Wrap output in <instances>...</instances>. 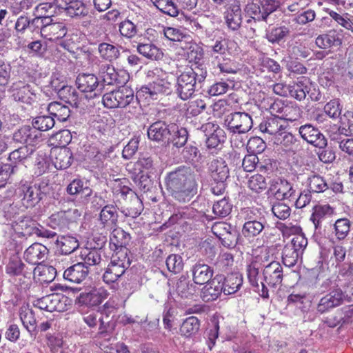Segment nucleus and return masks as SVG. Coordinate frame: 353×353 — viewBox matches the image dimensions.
Listing matches in <instances>:
<instances>
[{
	"instance_id": "obj_1",
	"label": "nucleus",
	"mask_w": 353,
	"mask_h": 353,
	"mask_svg": "<svg viewBox=\"0 0 353 353\" xmlns=\"http://www.w3.org/2000/svg\"><path fill=\"white\" fill-rule=\"evenodd\" d=\"M165 185L176 201L188 203L197 193L196 174L189 166H179L167 174Z\"/></svg>"
},
{
	"instance_id": "obj_2",
	"label": "nucleus",
	"mask_w": 353,
	"mask_h": 353,
	"mask_svg": "<svg viewBox=\"0 0 353 353\" xmlns=\"http://www.w3.org/2000/svg\"><path fill=\"white\" fill-rule=\"evenodd\" d=\"M148 138L162 145L172 143L176 148L185 145L188 139V132L185 128H179L174 123L167 124L157 121L151 124L148 129Z\"/></svg>"
},
{
	"instance_id": "obj_3",
	"label": "nucleus",
	"mask_w": 353,
	"mask_h": 353,
	"mask_svg": "<svg viewBox=\"0 0 353 353\" xmlns=\"http://www.w3.org/2000/svg\"><path fill=\"white\" fill-rule=\"evenodd\" d=\"M68 261L66 259H58L55 263V268L49 266L43 268L41 272L45 275L47 273L50 276L43 279L45 282L52 281L54 279V274L57 272L63 273V277L65 280L74 283H81L86 279L89 274V268L83 262H79L69 267Z\"/></svg>"
},
{
	"instance_id": "obj_4",
	"label": "nucleus",
	"mask_w": 353,
	"mask_h": 353,
	"mask_svg": "<svg viewBox=\"0 0 353 353\" xmlns=\"http://www.w3.org/2000/svg\"><path fill=\"white\" fill-rule=\"evenodd\" d=\"M174 84L175 79L172 75L161 73L152 83L142 86L137 96L157 100L160 95L171 94Z\"/></svg>"
},
{
	"instance_id": "obj_5",
	"label": "nucleus",
	"mask_w": 353,
	"mask_h": 353,
	"mask_svg": "<svg viewBox=\"0 0 353 353\" xmlns=\"http://www.w3.org/2000/svg\"><path fill=\"white\" fill-rule=\"evenodd\" d=\"M128 248L118 249L112 255L111 261L103 275V281L107 283H114L119 279L130 265Z\"/></svg>"
},
{
	"instance_id": "obj_6",
	"label": "nucleus",
	"mask_w": 353,
	"mask_h": 353,
	"mask_svg": "<svg viewBox=\"0 0 353 353\" xmlns=\"http://www.w3.org/2000/svg\"><path fill=\"white\" fill-rule=\"evenodd\" d=\"M224 124L233 134H245L252 128L253 122L249 114L235 112L225 117Z\"/></svg>"
},
{
	"instance_id": "obj_7",
	"label": "nucleus",
	"mask_w": 353,
	"mask_h": 353,
	"mask_svg": "<svg viewBox=\"0 0 353 353\" xmlns=\"http://www.w3.org/2000/svg\"><path fill=\"white\" fill-rule=\"evenodd\" d=\"M59 12L65 11L66 14L77 19H90L89 8L80 0H54Z\"/></svg>"
},
{
	"instance_id": "obj_8",
	"label": "nucleus",
	"mask_w": 353,
	"mask_h": 353,
	"mask_svg": "<svg viewBox=\"0 0 353 353\" xmlns=\"http://www.w3.org/2000/svg\"><path fill=\"white\" fill-rule=\"evenodd\" d=\"M347 298V294L341 288H334L320 299L316 305V311L320 314L329 312L343 304Z\"/></svg>"
},
{
	"instance_id": "obj_9",
	"label": "nucleus",
	"mask_w": 353,
	"mask_h": 353,
	"mask_svg": "<svg viewBox=\"0 0 353 353\" xmlns=\"http://www.w3.org/2000/svg\"><path fill=\"white\" fill-rule=\"evenodd\" d=\"M80 216L77 209H69L65 211H59L53 213L47 221V225L54 230L64 231L69 229V226L74 219Z\"/></svg>"
},
{
	"instance_id": "obj_10",
	"label": "nucleus",
	"mask_w": 353,
	"mask_h": 353,
	"mask_svg": "<svg viewBox=\"0 0 353 353\" xmlns=\"http://www.w3.org/2000/svg\"><path fill=\"white\" fill-rule=\"evenodd\" d=\"M66 301V296L61 294L54 293L38 299L34 305L40 310L50 312H63L68 308Z\"/></svg>"
},
{
	"instance_id": "obj_11",
	"label": "nucleus",
	"mask_w": 353,
	"mask_h": 353,
	"mask_svg": "<svg viewBox=\"0 0 353 353\" xmlns=\"http://www.w3.org/2000/svg\"><path fill=\"white\" fill-rule=\"evenodd\" d=\"M40 188V185H21L16 190V196L25 208L33 207L42 198Z\"/></svg>"
},
{
	"instance_id": "obj_12",
	"label": "nucleus",
	"mask_w": 353,
	"mask_h": 353,
	"mask_svg": "<svg viewBox=\"0 0 353 353\" xmlns=\"http://www.w3.org/2000/svg\"><path fill=\"white\" fill-rule=\"evenodd\" d=\"M246 221L242 228V234L247 239L259 236L265 228V221L263 217L257 219L253 210H247Z\"/></svg>"
},
{
	"instance_id": "obj_13",
	"label": "nucleus",
	"mask_w": 353,
	"mask_h": 353,
	"mask_svg": "<svg viewBox=\"0 0 353 353\" xmlns=\"http://www.w3.org/2000/svg\"><path fill=\"white\" fill-rule=\"evenodd\" d=\"M196 83L192 72L188 73L186 70L177 78L175 84L176 92L182 100H187L193 95L196 89Z\"/></svg>"
},
{
	"instance_id": "obj_14",
	"label": "nucleus",
	"mask_w": 353,
	"mask_h": 353,
	"mask_svg": "<svg viewBox=\"0 0 353 353\" xmlns=\"http://www.w3.org/2000/svg\"><path fill=\"white\" fill-rule=\"evenodd\" d=\"M301 137L308 143L315 147L323 148L327 146V139L320 130L312 124H305L299 127Z\"/></svg>"
},
{
	"instance_id": "obj_15",
	"label": "nucleus",
	"mask_w": 353,
	"mask_h": 353,
	"mask_svg": "<svg viewBox=\"0 0 353 353\" xmlns=\"http://www.w3.org/2000/svg\"><path fill=\"white\" fill-rule=\"evenodd\" d=\"M283 268L277 261H272L263 270L264 282L271 288H276L283 281Z\"/></svg>"
},
{
	"instance_id": "obj_16",
	"label": "nucleus",
	"mask_w": 353,
	"mask_h": 353,
	"mask_svg": "<svg viewBox=\"0 0 353 353\" xmlns=\"http://www.w3.org/2000/svg\"><path fill=\"white\" fill-rule=\"evenodd\" d=\"M41 132L33 125H24L13 134V140L21 143H26L30 146L37 144L41 140Z\"/></svg>"
},
{
	"instance_id": "obj_17",
	"label": "nucleus",
	"mask_w": 353,
	"mask_h": 353,
	"mask_svg": "<svg viewBox=\"0 0 353 353\" xmlns=\"http://www.w3.org/2000/svg\"><path fill=\"white\" fill-rule=\"evenodd\" d=\"M37 223L31 217L21 215L11 223V227L17 233L23 236H30L37 232Z\"/></svg>"
},
{
	"instance_id": "obj_18",
	"label": "nucleus",
	"mask_w": 353,
	"mask_h": 353,
	"mask_svg": "<svg viewBox=\"0 0 353 353\" xmlns=\"http://www.w3.org/2000/svg\"><path fill=\"white\" fill-rule=\"evenodd\" d=\"M109 293L103 288L94 289L88 292H81L77 298L76 302L79 305L96 306L107 299Z\"/></svg>"
},
{
	"instance_id": "obj_19",
	"label": "nucleus",
	"mask_w": 353,
	"mask_h": 353,
	"mask_svg": "<svg viewBox=\"0 0 353 353\" xmlns=\"http://www.w3.org/2000/svg\"><path fill=\"white\" fill-rule=\"evenodd\" d=\"M261 265L257 262H252L247 266V276L250 283L255 288H259L261 285V296L263 298L269 296L268 289L264 283L263 274H261Z\"/></svg>"
},
{
	"instance_id": "obj_20",
	"label": "nucleus",
	"mask_w": 353,
	"mask_h": 353,
	"mask_svg": "<svg viewBox=\"0 0 353 353\" xmlns=\"http://www.w3.org/2000/svg\"><path fill=\"white\" fill-rule=\"evenodd\" d=\"M11 91L12 97L16 101L31 104L34 101L35 94L30 85L24 82L19 81L14 83Z\"/></svg>"
},
{
	"instance_id": "obj_21",
	"label": "nucleus",
	"mask_w": 353,
	"mask_h": 353,
	"mask_svg": "<svg viewBox=\"0 0 353 353\" xmlns=\"http://www.w3.org/2000/svg\"><path fill=\"white\" fill-rule=\"evenodd\" d=\"M287 123L279 116L268 118L259 125V130L271 135L272 139H275L278 135L287 128Z\"/></svg>"
},
{
	"instance_id": "obj_22",
	"label": "nucleus",
	"mask_w": 353,
	"mask_h": 353,
	"mask_svg": "<svg viewBox=\"0 0 353 353\" xmlns=\"http://www.w3.org/2000/svg\"><path fill=\"white\" fill-rule=\"evenodd\" d=\"M270 190L279 200L295 198L296 191L293 185L284 179L274 181L270 185Z\"/></svg>"
},
{
	"instance_id": "obj_23",
	"label": "nucleus",
	"mask_w": 353,
	"mask_h": 353,
	"mask_svg": "<svg viewBox=\"0 0 353 353\" xmlns=\"http://www.w3.org/2000/svg\"><path fill=\"white\" fill-rule=\"evenodd\" d=\"M117 205L112 204L105 205L99 214L100 223L103 228L112 230L117 226L119 214Z\"/></svg>"
},
{
	"instance_id": "obj_24",
	"label": "nucleus",
	"mask_w": 353,
	"mask_h": 353,
	"mask_svg": "<svg viewBox=\"0 0 353 353\" xmlns=\"http://www.w3.org/2000/svg\"><path fill=\"white\" fill-rule=\"evenodd\" d=\"M271 109L273 112L281 113L279 116L286 123L287 121H294L301 117L300 109L296 105H283L281 102H275L272 104Z\"/></svg>"
},
{
	"instance_id": "obj_25",
	"label": "nucleus",
	"mask_w": 353,
	"mask_h": 353,
	"mask_svg": "<svg viewBox=\"0 0 353 353\" xmlns=\"http://www.w3.org/2000/svg\"><path fill=\"white\" fill-rule=\"evenodd\" d=\"M48 253V248L41 243H34L24 252V258L29 263L36 265L43 261Z\"/></svg>"
},
{
	"instance_id": "obj_26",
	"label": "nucleus",
	"mask_w": 353,
	"mask_h": 353,
	"mask_svg": "<svg viewBox=\"0 0 353 353\" xmlns=\"http://www.w3.org/2000/svg\"><path fill=\"white\" fill-rule=\"evenodd\" d=\"M222 279L215 277L202 288L201 297L205 302L216 300L223 292Z\"/></svg>"
},
{
	"instance_id": "obj_27",
	"label": "nucleus",
	"mask_w": 353,
	"mask_h": 353,
	"mask_svg": "<svg viewBox=\"0 0 353 353\" xmlns=\"http://www.w3.org/2000/svg\"><path fill=\"white\" fill-rule=\"evenodd\" d=\"M97 72L104 83L107 85L121 84L118 72L112 65L100 62L97 65Z\"/></svg>"
},
{
	"instance_id": "obj_28",
	"label": "nucleus",
	"mask_w": 353,
	"mask_h": 353,
	"mask_svg": "<svg viewBox=\"0 0 353 353\" xmlns=\"http://www.w3.org/2000/svg\"><path fill=\"white\" fill-rule=\"evenodd\" d=\"M174 288L176 294L183 299L191 298L196 292V285L188 275H181L175 282Z\"/></svg>"
},
{
	"instance_id": "obj_29",
	"label": "nucleus",
	"mask_w": 353,
	"mask_h": 353,
	"mask_svg": "<svg viewBox=\"0 0 353 353\" xmlns=\"http://www.w3.org/2000/svg\"><path fill=\"white\" fill-rule=\"evenodd\" d=\"M192 280L194 284L203 285L212 279L213 270L208 265L196 263L191 269Z\"/></svg>"
},
{
	"instance_id": "obj_30",
	"label": "nucleus",
	"mask_w": 353,
	"mask_h": 353,
	"mask_svg": "<svg viewBox=\"0 0 353 353\" xmlns=\"http://www.w3.org/2000/svg\"><path fill=\"white\" fill-rule=\"evenodd\" d=\"M209 170L214 182H225L229 177V168L223 159L212 161Z\"/></svg>"
},
{
	"instance_id": "obj_31",
	"label": "nucleus",
	"mask_w": 353,
	"mask_h": 353,
	"mask_svg": "<svg viewBox=\"0 0 353 353\" xmlns=\"http://www.w3.org/2000/svg\"><path fill=\"white\" fill-rule=\"evenodd\" d=\"M310 86V79L307 77H301L293 85H290V95L299 101H301L309 93Z\"/></svg>"
},
{
	"instance_id": "obj_32",
	"label": "nucleus",
	"mask_w": 353,
	"mask_h": 353,
	"mask_svg": "<svg viewBox=\"0 0 353 353\" xmlns=\"http://www.w3.org/2000/svg\"><path fill=\"white\" fill-rule=\"evenodd\" d=\"M225 19L228 28L233 31L237 30L242 23L241 9L239 5H230L225 12Z\"/></svg>"
},
{
	"instance_id": "obj_33",
	"label": "nucleus",
	"mask_w": 353,
	"mask_h": 353,
	"mask_svg": "<svg viewBox=\"0 0 353 353\" xmlns=\"http://www.w3.org/2000/svg\"><path fill=\"white\" fill-rule=\"evenodd\" d=\"M99 315L100 313L97 311H90L83 315V320L90 327H94L99 323V334L105 336L108 321Z\"/></svg>"
},
{
	"instance_id": "obj_34",
	"label": "nucleus",
	"mask_w": 353,
	"mask_h": 353,
	"mask_svg": "<svg viewBox=\"0 0 353 353\" xmlns=\"http://www.w3.org/2000/svg\"><path fill=\"white\" fill-rule=\"evenodd\" d=\"M78 89L82 92H94L99 86L98 78L93 74H79L76 79Z\"/></svg>"
},
{
	"instance_id": "obj_35",
	"label": "nucleus",
	"mask_w": 353,
	"mask_h": 353,
	"mask_svg": "<svg viewBox=\"0 0 353 353\" xmlns=\"http://www.w3.org/2000/svg\"><path fill=\"white\" fill-rule=\"evenodd\" d=\"M56 244L63 254H70L79 247L78 239L73 236L63 235L58 236Z\"/></svg>"
},
{
	"instance_id": "obj_36",
	"label": "nucleus",
	"mask_w": 353,
	"mask_h": 353,
	"mask_svg": "<svg viewBox=\"0 0 353 353\" xmlns=\"http://www.w3.org/2000/svg\"><path fill=\"white\" fill-rule=\"evenodd\" d=\"M137 49L140 54L150 60H159L163 55L160 48L150 41L139 42Z\"/></svg>"
},
{
	"instance_id": "obj_37",
	"label": "nucleus",
	"mask_w": 353,
	"mask_h": 353,
	"mask_svg": "<svg viewBox=\"0 0 353 353\" xmlns=\"http://www.w3.org/2000/svg\"><path fill=\"white\" fill-rule=\"evenodd\" d=\"M66 192L71 196L79 194L81 197L87 198L92 194V190L87 182L80 179H75L68 185Z\"/></svg>"
},
{
	"instance_id": "obj_38",
	"label": "nucleus",
	"mask_w": 353,
	"mask_h": 353,
	"mask_svg": "<svg viewBox=\"0 0 353 353\" xmlns=\"http://www.w3.org/2000/svg\"><path fill=\"white\" fill-rule=\"evenodd\" d=\"M119 48V46L103 42L98 46V53L103 60L112 62L119 59L121 55Z\"/></svg>"
},
{
	"instance_id": "obj_39",
	"label": "nucleus",
	"mask_w": 353,
	"mask_h": 353,
	"mask_svg": "<svg viewBox=\"0 0 353 353\" xmlns=\"http://www.w3.org/2000/svg\"><path fill=\"white\" fill-rule=\"evenodd\" d=\"M243 283L242 276L237 273L228 274L221 282L223 292L225 294H232L237 292Z\"/></svg>"
},
{
	"instance_id": "obj_40",
	"label": "nucleus",
	"mask_w": 353,
	"mask_h": 353,
	"mask_svg": "<svg viewBox=\"0 0 353 353\" xmlns=\"http://www.w3.org/2000/svg\"><path fill=\"white\" fill-rule=\"evenodd\" d=\"M53 163L57 169L68 168L72 163V154L68 148L60 149L54 152Z\"/></svg>"
},
{
	"instance_id": "obj_41",
	"label": "nucleus",
	"mask_w": 353,
	"mask_h": 353,
	"mask_svg": "<svg viewBox=\"0 0 353 353\" xmlns=\"http://www.w3.org/2000/svg\"><path fill=\"white\" fill-rule=\"evenodd\" d=\"M290 32V29L287 26L273 27L266 32L265 38L271 43L280 44L285 41Z\"/></svg>"
},
{
	"instance_id": "obj_42",
	"label": "nucleus",
	"mask_w": 353,
	"mask_h": 353,
	"mask_svg": "<svg viewBox=\"0 0 353 353\" xmlns=\"http://www.w3.org/2000/svg\"><path fill=\"white\" fill-rule=\"evenodd\" d=\"M306 185L311 192L321 193L330 188V184L319 174H312L306 180Z\"/></svg>"
},
{
	"instance_id": "obj_43",
	"label": "nucleus",
	"mask_w": 353,
	"mask_h": 353,
	"mask_svg": "<svg viewBox=\"0 0 353 353\" xmlns=\"http://www.w3.org/2000/svg\"><path fill=\"white\" fill-rule=\"evenodd\" d=\"M19 316L23 327L30 334H32L37 330V321L34 312L28 307H21Z\"/></svg>"
},
{
	"instance_id": "obj_44",
	"label": "nucleus",
	"mask_w": 353,
	"mask_h": 353,
	"mask_svg": "<svg viewBox=\"0 0 353 353\" xmlns=\"http://www.w3.org/2000/svg\"><path fill=\"white\" fill-rule=\"evenodd\" d=\"M119 94L118 101L119 108H126L132 105L134 109L137 108L138 105L137 99L134 98V92L132 89L128 87H122L121 88L117 90Z\"/></svg>"
},
{
	"instance_id": "obj_45",
	"label": "nucleus",
	"mask_w": 353,
	"mask_h": 353,
	"mask_svg": "<svg viewBox=\"0 0 353 353\" xmlns=\"http://www.w3.org/2000/svg\"><path fill=\"white\" fill-rule=\"evenodd\" d=\"M341 41L336 30H330L327 34L319 35L316 39V44L320 48H328L333 46H339Z\"/></svg>"
},
{
	"instance_id": "obj_46",
	"label": "nucleus",
	"mask_w": 353,
	"mask_h": 353,
	"mask_svg": "<svg viewBox=\"0 0 353 353\" xmlns=\"http://www.w3.org/2000/svg\"><path fill=\"white\" fill-rule=\"evenodd\" d=\"M49 114L61 122L65 121L70 115V110L67 105L59 102H52L48 105Z\"/></svg>"
},
{
	"instance_id": "obj_47",
	"label": "nucleus",
	"mask_w": 353,
	"mask_h": 353,
	"mask_svg": "<svg viewBox=\"0 0 353 353\" xmlns=\"http://www.w3.org/2000/svg\"><path fill=\"white\" fill-rule=\"evenodd\" d=\"M130 239V234L117 226L113 228L110 236V241L116 247V251L118 249L127 248L126 245L129 243Z\"/></svg>"
},
{
	"instance_id": "obj_48",
	"label": "nucleus",
	"mask_w": 353,
	"mask_h": 353,
	"mask_svg": "<svg viewBox=\"0 0 353 353\" xmlns=\"http://www.w3.org/2000/svg\"><path fill=\"white\" fill-rule=\"evenodd\" d=\"M314 211L310 220L314 223L315 228L320 226L321 221L334 213V210L329 205H318L314 207Z\"/></svg>"
},
{
	"instance_id": "obj_49",
	"label": "nucleus",
	"mask_w": 353,
	"mask_h": 353,
	"mask_svg": "<svg viewBox=\"0 0 353 353\" xmlns=\"http://www.w3.org/2000/svg\"><path fill=\"white\" fill-rule=\"evenodd\" d=\"M200 321L197 317L191 316L183 320L179 332L181 335L190 337L195 334L199 330Z\"/></svg>"
},
{
	"instance_id": "obj_50",
	"label": "nucleus",
	"mask_w": 353,
	"mask_h": 353,
	"mask_svg": "<svg viewBox=\"0 0 353 353\" xmlns=\"http://www.w3.org/2000/svg\"><path fill=\"white\" fill-rule=\"evenodd\" d=\"M59 97L72 105L78 107L79 105L78 94L72 86L63 84L60 88H56Z\"/></svg>"
},
{
	"instance_id": "obj_51",
	"label": "nucleus",
	"mask_w": 353,
	"mask_h": 353,
	"mask_svg": "<svg viewBox=\"0 0 353 353\" xmlns=\"http://www.w3.org/2000/svg\"><path fill=\"white\" fill-rule=\"evenodd\" d=\"M214 72L217 75H225L226 74H236L239 68L235 63L230 59H219L216 60V65L214 66Z\"/></svg>"
},
{
	"instance_id": "obj_52",
	"label": "nucleus",
	"mask_w": 353,
	"mask_h": 353,
	"mask_svg": "<svg viewBox=\"0 0 353 353\" xmlns=\"http://www.w3.org/2000/svg\"><path fill=\"white\" fill-rule=\"evenodd\" d=\"M154 6L161 12L170 17H178L180 13L179 9L172 0H150Z\"/></svg>"
},
{
	"instance_id": "obj_53",
	"label": "nucleus",
	"mask_w": 353,
	"mask_h": 353,
	"mask_svg": "<svg viewBox=\"0 0 353 353\" xmlns=\"http://www.w3.org/2000/svg\"><path fill=\"white\" fill-rule=\"evenodd\" d=\"M25 264L17 255L12 256L6 266V272L10 276H18L26 273L24 272Z\"/></svg>"
},
{
	"instance_id": "obj_54",
	"label": "nucleus",
	"mask_w": 353,
	"mask_h": 353,
	"mask_svg": "<svg viewBox=\"0 0 353 353\" xmlns=\"http://www.w3.org/2000/svg\"><path fill=\"white\" fill-rule=\"evenodd\" d=\"M131 206L126 208H121V212L125 216L136 218L139 216L143 210V205L141 199L134 193V195L130 196Z\"/></svg>"
},
{
	"instance_id": "obj_55",
	"label": "nucleus",
	"mask_w": 353,
	"mask_h": 353,
	"mask_svg": "<svg viewBox=\"0 0 353 353\" xmlns=\"http://www.w3.org/2000/svg\"><path fill=\"white\" fill-rule=\"evenodd\" d=\"M342 134L337 132L330 135L332 141H335L339 148L345 153L353 157V138H345L341 136Z\"/></svg>"
},
{
	"instance_id": "obj_56",
	"label": "nucleus",
	"mask_w": 353,
	"mask_h": 353,
	"mask_svg": "<svg viewBox=\"0 0 353 353\" xmlns=\"http://www.w3.org/2000/svg\"><path fill=\"white\" fill-rule=\"evenodd\" d=\"M178 17L186 29L194 32L200 36H203V28L197 20L192 18L190 16L185 15L182 12H180Z\"/></svg>"
},
{
	"instance_id": "obj_57",
	"label": "nucleus",
	"mask_w": 353,
	"mask_h": 353,
	"mask_svg": "<svg viewBox=\"0 0 353 353\" xmlns=\"http://www.w3.org/2000/svg\"><path fill=\"white\" fill-rule=\"evenodd\" d=\"M128 181L126 179H117L112 183V192L114 195H121L123 198L128 196L134 195V192L132 191L126 184Z\"/></svg>"
},
{
	"instance_id": "obj_58",
	"label": "nucleus",
	"mask_w": 353,
	"mask_h": 353,
	"mask_svg": "<svg viewBox=\"0 0 353 353\" xmlns=\"http://www.w3.org/2000/svg\"><path fill=\"white\" fill-rule=\"evenodd\" d=\"M34 152V148L32 146L24 145L10 152L9 160L14 163H17L30 157Z\"/></svg>"
},
{
	"instance_id": "obj_59",
	"label": "nucleus",
	"mask_w": 353,
	"mask_h": 353,
	"mask_svg": "<svg viewBox=\"0 0 353 353\" xmlns=\"http://www.w3.org/2000/svg\"><path fill=\"white\" fill-rule=\"evenodd\" d=\"M271 140L274 144L281 145L285 150H292L293 145L296 141V139L292 134L284 130L275 139H271Z\"/></svg>"
},
{
	"instance_id": "obj_60",
	"label": "nucleus",
	"mask_w": 353,
	"mask_h": 353,
	"mask_svg": "<svg viewBox=\"0 0 353 353\" xmlns=\"http://www.w3.org/2000/svg\"><path fill=\"white\" fill-rule=\"evenodd\" d=\"M50 140L53 145L60 148H65L70 143L72 134L68 130H62L52 134Z\"/></svg>"
},
{
	"instance_id": "obj_61",
	"label": "nucleus",
	"mask_w": 353,
	"mask_h": 353,
	"mask_svg": "<svg viewBox=\"0 0 353 353\" xmlns=\"http://www.w3.org/2000/svg\"><path fill=\"white\" fill-rule=\"evenodd\" d=\"M325 12H327L332 19L339 25L353 32V23L350 21L347 13L341 14L328 8L325 9Z\"/></svg>"
},
{
	"instance_id": "obj_62",
	"label": "nucleus",
	"mask_w": 353,
	"mask_h": 353,
	"mask_svg": "<svg viewBox=\"0 0 353 353\" xmlns=\"http://www.w3.org/2000/svg\"><path fill=\"white\" fill-rule=\"evenodd\" d=\"M54 123V117L50 114V116L43 115L36 117L32 122V125L41 132L52 128Z\"/></svg>"
},
{
	"instance_id": "obj_63",
	"label": "nucleus",
	"mask_w": 353,
	"mask_h": 353,
	"mask_svg": "<svg viewBox=\"0 0 353 353\" xmlns=\"http://www.w3.org/2000/svg\"><path fill=\"white\" fill-rule=\"evenodd\" d=\"M248 187L254 192L259 193L267 188V182L262 174H254L248 181Z\"/></svg>"
},
{
	"instance_id": "obj_64",
	"label": "nucleus",
	"mask_w": 353,
	"mask_h": 353,
	"mask_svg": "<svg viewBox=\"0 0 353 353\" xmlns=\"http://www.w3.org/2000/svg\"><path fill=\"white\" fill-rule=\"evenodd\" d=\"M342 126L339 128L338 134L345 136L353 135V112L346 111L341 118Z\"/></svg>"
}]
</instances>
